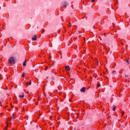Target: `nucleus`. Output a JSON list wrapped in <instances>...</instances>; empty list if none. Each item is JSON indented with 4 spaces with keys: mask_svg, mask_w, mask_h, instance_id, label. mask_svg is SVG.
Listing matches in <instances>:
<instances>
[{
    "mask_svg": "<svg viewBox=\"0 0 130 130\" xmlns=\"http://www.w3.org/2000/svg\"><path fill=\"white\" fill-rule=\"evenodd\" d=\"M22 77L24 78L25 77V74L23 73L22 75Z\"/></svg>",
    "mask_w": 130,
    "mask_h": 130,
    "instance_id": "nucleus-19",
    "label": "nucleus"
},
{
    "mask_svg": "<svg viewBox=\"0 0 130 130\" xmlns=\"http://www.w3.org/2000/svg\"><path fill=\"white\" fill-rule=\"evenodd\" d=\"M113 111H115V107H113Z\"/></svg>",
    "mask_w": 130,
    "mask_h": 130,
    "instance_id": "nucleus-16",
    "label": "nucleus"
},
{
    "mask_svg": "<svg viewBox=\"0 0 130 130\" xmlns=\"http://www.w3.org/2000/svg\"><path fill=\"white\" fill-rule=\"evenodd\" d=\"M36 105H37V104H38L36 103Z\"/></svg>",
    "mask_w": 130,
    "mask_h": 130,
    "instance_id": "nucleus-27",
    "label": "nucleus"
},
{
    "mask_svg": "<svg viewBox=\"0 0 130 130\" xmlns=\"http://www.w3.org/2000/svg\"><path fill=\"white\" fill-rule=\"evenodd\" d=\"M68 26L69 27V28H71V27H72V24L71 23V22L69 23Z\"/></svg>",
    "mask_w": 130,
    "mask_h": 130,
    "instance_id": "nucleus-10",
    "label": "nucleus"
},
{
    "mask_svg": "<svg viewBox=\"0 0 130 130\" xmlns=\"http://www.w3.org/2000/svg\"><path fill=\"white\" fill-rule=\"evenodd\" d=\"M125 78H127L128 77V75H125Z\"/></svg>",
    "mask_w": 130,
    "mask_h": 130,
    "instance_id": "nucleus-23",
    "label": "nucleus"
},
{
    "mask_svg": "<svg viewBox=\"0 0 130 130\" xmlns=\"http://www.w3.org/2000/svg\"><path fill=\"white\" fill-rule=\"evenodd\" d=\"M8 126H7V127H6L5 128L4 130H7V129H8Z\"/></svg>",
    "mask_w": 130,
    "mask_h": 130,
    "instance_id": "nucleus-21",
    "label": "nucleus"
},
{
    "mask_svg": "<svg viewBox=\"0 0 130 130\" xmlns=\"http://www.w3.org/2000/svg\"><path fill=\"white\" fill-rule=\"evenodd\" d=\"M96 64V66H98V64H99V61H97Z\"/></svg>",
    "mask_w": 130,
    "mask_h": 130,
    "instance_id": "nucleus-17",
    "label": "nucleus"
},
{
    "mask_svg": "<svg viewBox=\"0 0 130 130\" xmlns=\"http://www.w3.org/2000/svg\"><path fill=\"white\" fill-rule=\"evenodd\" d=\"M12 118L13 119H16V117H15V114H13Z\"/></svg>",
    "mask_w": 130,
    "mask_h": 130,
    "instance_id": "nucleus-11",
    "label": "nucleus"
},
{
    "mask_svg": "<svg viewBox=\"0 0 130 130\" xmlns=\"http://www.w3.org/2000/svg\"><path fill=\"white\" fill-rule=\"evenodd\" d=\"M99 87H100V83H98V84H97V87H98V88H99Z\"/></svg>",
    "mask_w": 130,
    "mask_h": 130,
    "instance_id": "nucleus-14",
    "label": "nucleus"
},
{
    "mask_svg": "<svg viewBox=\"0 0 130 130\" xmlns=\"http://www.w3.org/2000/svg\"><path fill=\"white\" fill-rule=\"evenodd\" d=\"M95 2V0H91V3H94Z\"/></svg>",
    "mask_w": 130,
    "mask_h": 130,
    "instance_id": "nucleus-22",
    "label": "nucleus"
},
{
    "mask_svg": "<svg viewBox=\"0 0 130 130\" xmlns=\"http://www.w3.org/2000/svg\"><path fill=\"white\" fill-rule=\"evenodd\" d=\"M112 73H115V71H114L112 72Z\"/></svg>",
    "mask_w": 130,
    "mask_h": 130,
    "instance_id": "nucleus-25",
    "label": "nucleus"
},
{
    "mask_svg": "<svg viewBox=\"0 0 130 130\" xmlns=\"http://www.w3.org/2000/svg\"><path fill=\"white\" fill-rule=\"evenodd\" d=\"M32 41H36L37 40V36L35 35L31 38Z\"/></svg>",
    "mask_w": 130,
    "mask_h": 130,
    "instance_id": "nucleus-3",
    "label": "nucleus"
},
{
    "mask_svg": "<svg viewBox=\"0 0 130 130\" xmlns=\"http://www.w3.org/2000/svg\"><path fill=\"white\" fill-rule=\"evenodd\" d=\"M68 5V3H67V2H65L62 4L61 8H64L66 7H67Z\"/></svg>",
    "mask_w": 130,
    "mask_h": 130,
    "instance_id": "nucleus-4",
    "label": "nucleus"
},
{
    "mask_svg": "<svg viewBox=\"0 0 130 130\" xmlns=\"http://www.w3.org/2000/svg\"><path fill=\"white\" fill-rule=\"evenodd\" d=\"M65 69H66V71H70L71 70V68H70L69 66H66Z\"/></svg>",
    "mask_w": 130,
    "mask_h": 130,
    "instance_id": "nucleus-7",
    "label": "nucleus"
},
{
    "mask_svg": "<svg viewBox=\"0 0 130 130\" xmlns=\"http://www.w3.org/2000/svg\"><path fill=\"white\" fill-rule=\"evenodd\" d=\"M125 61L126 63H127V64H129V61H128V59H126Z\"/></svg>",
    "mask_w": 130,
    "mask_h": 130,
    "instance_id": "nucleus-12",
    "label": "nucleus"
},
{
    "mask_svg": "<svg viewBox=\"0 0 130 130\" xmlns=\"http://www.w3.org/2000/svg\"><path fill=\"white\" fill-rule=\"evenodd\" d=\"M26 62H27V59H25L23 63V67H26Z\"/></svg>",
    "mask_w": 130,
    "mask_h": 130,
    "instance_id": "nucleus-8",
    "label": "nucleus"
},
{
    "mask_svg": "<svg viewBox=\"0 0 130 130\" xmlns=\"http://www.w3.org/2000/svg\"><path fill=\"white\" fill-rule=\"evenodd\" d=\"M77 118H79V116H77Z\"/></svg>",
    "mask_w": 130,
    "mask_h": 130,
    "instance_id": "nucleus-26",
    "label": "nucleus"
},
{
    "mask_svg": "<svg viewBox=\"0 0 130 130\" xmlns=\"http://www.w3.org/2000/svg\"><path fill=\"white\" fill-rule=\"evenodd\" d=\"M0 104H1V102H0Z\"/></svg>",
    "mask_w": 130,
    "mask_h": 130,
    "instance_id": "nucleus-29",
    "label": "nucleus"
},
{
    "mask_svg": "<svg viewBox=\"0 0 130 130\" xmlns=\"http://www.w3.org/2000/svg\"><path fill=\"white\" fill-rule=\"evenodd\" d=\"M44 32H45V30H44V29H43L42 33L43 34L44 33Z\"/></svg>",
    "mask_w": 130,
    "mask_h": 130,
    "instance_id": "nucleus-15",
    "label": "nucleus"
},
{
    "mask_svg": "<svg viewBox=\"0 0 130 130\" xmlns=\"http://www.w3.org/2000/svg\"><path fill=\"white\" fill-rule=\"evenodd\" d=\"M8 62L10 63V64H15L16 63V59L13 56L10 57L8 60Z\"/></svg>",
    "mask_w": 130,
    "mask_h": 130,
    "instance_id": "nucleus-1",
    "label": "nucleus"
},
{
    "mask_svg": "<svg viewBox=\"0 0 130 130\" xmlns=\"http://www.w3.org/2000/svg\"><path fill=\"white\" fill-rule=\"evenodd\" d=\"M19 98H24L25 97V95H24V93H23L22 95H19Z\"/></svg>",
    "mask_w": 130,
    "mask_h": 130,
    "instance_id": "nucleus-9",
    "label": "nucleus"
},
{
    "mask_svg": "<svg viewBox=\"0 0 130 130\" xmlns=\"http://www.w3.org/2000/svg\"><path fill=\"white\" fill-rule=\"evenodd\" d=\"M81 92H82V93H85V92L86 91V87H82L81 90H80Z\"/></svg>",
    "mask_w": 130,
    "mask_h": 130,
    "instance_id": "nucleus-6",
    "label": "nucleus"
},
{
    "mask_svg": "<svg viewBox=\"0 0 130 130\" xmlns=\"http://www.w3.org/2000/svg\"><path fill=\"white\" fill-rule=\"evenodd\" d=\"M52 110H52V108H51V110H49L48 111V112H52Z\"/></svg>",
    "mask_w": 130,
    "mask_h": 130,
    "instance_id": "nucleus-13",
    "label": "nucleus"
},
{
    "mask_svg": "<svg viewBox=\"0 0 130 130\" xmlns=\"http://www.w3.org/2000/svg\"><path fill=\"white\" fill-rule=\"evenodd\" d=\"M31 80H30L29 81V82H26L25 83V86H26V87H28V86H30V85H31Z\"/></svg>",
    "mask_w": 130,
    "mask_h": 130,
    "instance_id": "nucleus-5",
    "label": "nucleus"
},
{
    "mask_svg": "<svg viewBox=\"0 0 130 130\" xmlns=\"http://www.w3.org/2000/svg\"><path fill=\"white\" fill-rule=\"evenodd\" d=\"M121 113H122V116H123V114H124V112H122Z\"/></svg>",
    "mask_w": 130,
    "mask_h": 130,
    "instance_id": "nucleus-20",
    "label": "nucleus"
},
{
    "mask_svg": "<svg viewBox=\"0 0 130 130\" xmlns=\"http://www.w3.org/2000/svg\"><path fill=\"white\" fill-rule=\"evenodd\" d=\"M3 114H4V113H1V116H3Z\"/></svg>",
    "mask_w": 130,
    "mask_h": 130,
    "instance_id": "nucleus-24",
    "label": "nucleus"
},
{
    "mask_svg": "<svg viewBox=\"0 0 130 130\" xmlns=\"http://www.w3.org/2000/svg\"><path fill=\"white\" fill-rule=\"evenodd\" d=\"M47 70H48V67H46L45 71H47Z\"/></svg>",
    "mask_w": 130,
    "mask_h": 130,
    "instance_id": "nucleus-18",
    "label": "nucleus"
},
{
    "mask_svg": "<svg viewBox=\"0 0 130 130\" xmlns=\"http://www.w3.org/2000/svg\"><path fill=\"white\" fill-rule=\"evenodd\" d=\"M12 119H13V118L12 117L9 118H7V126H9V125H11L12 123L10 122V121H12Z\"/></svg>",
    "mask_w": 130,
    "mask_h": 130,
    "instance_id": "nucleus-2",
    "label": "nucleus"
},
{
    "mask_svg": "<svg viewBox=\"0 0 130 130\" xmlns=\"http://www.w3.org/2000/svg\"><path fill=\"white\" fill-rule=\"evenodd\" d=\"M85 39V38H83Z\"/></svg>",
    "mask_w": 130,
    "mask_h": 130,
    "instance_id": "nucleus-28",
    "label": "nucleus"
}]
</instances>
